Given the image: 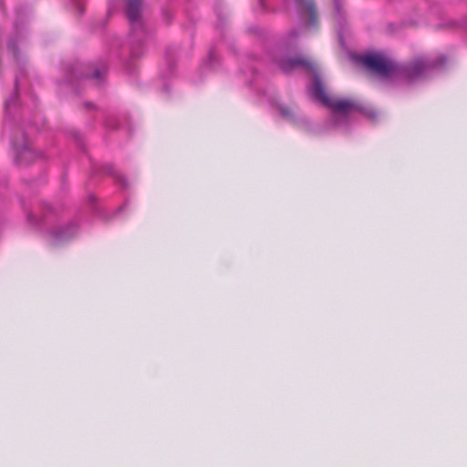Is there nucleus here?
<instances>
[{
  "mask_svg": "<svg viewBox=\"0 0 467 467\" xmlns=\"http://www.w3.org/2000/svg\"><path fill=\"white\" fill-rule=\"evenodd\" d=\"M298 10L309 16L310 23L315 25L317 19L315 5L312 0H296Z\"/></svg>",
  "mask_w": 467,
  "mask_h": 467,
  "instance_id": "nucleus-4",
  "label": "nucleus"
},
{
  "mask_svg": "<svg viewBox=\"0 0 467 467\" xmlns=\"http://www.w3.org/2000/svg\"><path fill=\"white\" fill-rule=\"evenodd\" d=\"M280 110H281V114L285 118H291V117H293V113H292V111L290 109H285V108H282Z\"/></svg>",
  "mask_w": 467,
  "mask_h": 467,
  "instance_id": "nucleus-7",
  "label": "nucleus"
},
{
  "mask_svg": "<svg viewBox=\"0 0 467 467\" xmlns=\"http://www.w3.org/2000/svg\"><path fill=\"white\" fill-rule=\"evenodd\" d=\"M278 66L284 72H289L296 67H311V63L305 57H296L290 59H282L279 60Z\"/></svg>",
  "mask_w": 467,
  "mask_h": 467,
  "instance_id": "nucleus-3",
  "label": "nucleus"
},
{
  "mask_svg": "<svg viewBox=\"0 0 467 467\" xmlns=\"http://www.w3.org/2000/svg\"><path fill=\"white\" fill-rule=\"evenodd\" d=\"M425 68V63L421 59L414 61L409 67L408 72L410 75H417L422 72Z\"/></svg>",
  "mask_w": 467,
  "mask_h": 467,
  "instance_id": "nucleus-6",
  "label": "nucleus"
},
{
  "mask_svg": "<svg viewBox=\"0 0 467 467\" xmlns=\"http://www.w3.org/2000/svg\"><path fill=\"white\" fill-rule=\"evenodd\" d=\"M127 16L131 23H136L140 19V6L142 0H126Z\"/></svg>",
  "mask_w": 467,
  "mask_h": 467,
  "instance_id": "nucleus-5",
  "label": "nucleus"
},
{
  "mask_svg": "<svg viewBox=\"0 0 467 467\" xmlns=\"http://www.w3.org/2000/svg\"><path fill=\"white\" fill-rule=\"evenodd\" d=\"M359 62L372 74L380 78H389L396 71V65L379 53L365 55L359 58Z\"/></svg>",
  "mask_w": 467,
  "mask_h": 467,
  "instance_id": "nucleus-2",
  "label": "nucleus"
},
{
  "mask_svg": "<svg viewBox=\"0 0 467 467\" xmlns=\"http://www.w3.org/2000/svg\"><path fill=\"white\" fill-rule=\"evenodd\" d=\"M31 154H32V151H31V150H30L29 148H27V147L24 148V149L21 150V152H20L21 157H27V156H29V155H31Z\"/></svg>",
  "mask_w": 467,
  "mask_h": 467,
  "instance_id": "nucleus-8",
  "label": "nucleus"
},
{
  "mask_svg": "<svg viewBox=\"0 0 467 467\" xmlns=\"http://www.w3.org/2000/svg\"><path fill=\"white\" fill-rule=\"evenodd\" d=\"M312 94L324 106L329 108L334 113L346 115L360 110L359 104L352 99L329 97L320 80L316 79L312 87Z\"/></svg>",
  "mask_w": 467,
  "mask_h": 467,
  "instance_id": "nucleus-1",
  "label": "nucleus"
}]
</instances>
